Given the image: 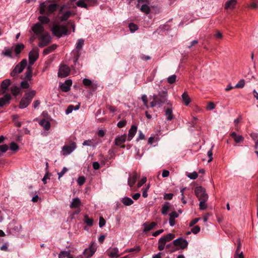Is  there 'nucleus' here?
Listing matches in <instances>:
<instances>
[{
	"label": "nucleus",
	"instance_id": "nucleus-31",
	"mask_svg": "<svg viewBox=\"0 0 258 258\" xmlns=\"http://www.w3.org/2000/svg\"><path fill=\"white\" fill-rule=\"evenodd\" d=\"M175 237V235L172 233H168V234L161 237V239L164 241L165 243L172 240Z\"/></svg>",
	"mask_w": 258,
	"mask_h": 258
},
{
	"label": "nucleus",
	"instance_id": "nucleus-64",
	"mask_svg": "<svg viewBox=\"0 0 258 258\" xmlns=\"http://www.w3.org/2000/svg\"><path fill=\"white\" fill-rule=\"evenodd\" d=\"M250 137L255 142L258 140V133H252L250 134Z\"/></svg>",
	"mask_w": 258,
	"mask_h": 258
},
{
	"label": "nucleus",
	"instance_id": "nucleus-30",
	"mask_svg": "<svg viewBox=\"0 0 258 258\" xmlns=\"http://www.w3.org/2000/svg\"><path fill=\"white\" fill-rule=\"evenodd\" d=\"M79 108V105H76L75 106L73 105H70L68 107L67 109L66 110L65 113L66 114H69L70 113H72L74 110H78Z\"/></svg>",
	"mask_w": 258,
	"mask_h": 258
},
{
	"label": "nucleus",
	"instance_id": "nucleus-15",
	"mask_svg": "<svg viewBox=\"0 0 258 258\" xmlns=\"http://www.w3.org/2000/svg\"><path fill=\"white\" fill-rule=\"evenodd\" d=\"M96 4L97 0H79L77 3V6L79 7L88 8V4L91 3Z\"/></svg>",
	"mask_w": 258,
	"mask_h": 258
},
{
	"label": "nucleus",
	"instance_id": "nucleus-44",
	"mask_svg": "<svg viewBox=\"0 0 258 258\" xmlns=\"http://www.w3.org/2000/svg\"><path fill=\"white\" fill-rule=\"evenodd\" d=\"M71 256L69 251H61L58 254V258H63V257H69Z\"/></svg>",
	"mask_w": 258,
	"mask_h": 258
},
{
	"label": "nucleus",
	"instance_id": "nucleus-33",
	"mask_svg": "<svg viewBox=\"0 0 258 258\" xmlns=\"http://www.w3.org/2000/svg\"><path fill=\"white\" fill-rule=\"evenodd\" d=\"M165 115L166 117V119L168 121L171 120L173 119L172 110L170 108H168L165 111Z\"/></svg>",
	"mask_w": 258,
	"mask_h": 258
},
{
	"label": "nucleus",
	"instance_id": "nucleus-2",
	"mask_svg": "<svg viewBox=\"0 0 258 258\" xmlns=\"http://www.w3.org/2000/svg\"><path fill=\"white\" fill-rule=\"evenodd\" d=\"M36 93V92L35 90L27 91L20 101L19 108L21 109L26 108L31 103Z\"/></svg>",
	"mask_w": 258,
	"mask_h": 258
},
{
	"label": "nucleus",
	"instance_id": "nucleus-57",
	"mask_svg": "<svg viewBox=\"0 0 258 258\" xmlns=\"http://www.w3.org/2000/svg\"><path fill=\"white\" fill-rule=\"evenodd\" d=\"M85 222L87 224V225L89 226H92L93 223V220L92 219L89 218L87 216L85 217Z\"/></svg>",
	"mask_w": 258,
	"mask_h": 258
},
{
	"label": "nucleus",
	"instance_id": "nucleus-59",
	"mask_svg": "<svg viewBox=\"0 0 258 258\" xmlns=\"http://www.w3.org/2000/svg\"><path fill=\"white\" fill-rule=\"evenodd\" d=\"M147 180L146 177H143L142 178L138 183L137 186L138 187H141L146 182Z\"/></svg>",
	"mask_w": 258,
	"mask_h": 258
},
{
	"label": "nucleus",
	"instance_id": "nucleus-36",
	"mask_svg": "<svg viewBox=\"0 0 258 258\" xmlns=\"http://www.w3.org/2000/svg\"><path fill=\"white\" fill-rule=\"evenodd\" d=\"M32 73V68L30 66L28 67L27 68L26 73H25V77L29 81H30L31 80Z\"/></svg>",
	"mask_w": 258,
	"mask_h": 258
},
{
	"label": "nucleus",
	"instance_id": "nucleus-58",
	"mask_svg": "<svg viewBox=\"0 0 258 258\" xmlns=\"http://www.w3.org/2000/svg\"><path fill=\"white\" fill-rule=\"evenodd\" d=\"M126 124V121L125 120H122L120 121H119L117 125L119 128H122L124 127Z\"/></svg>",
	"mask_w": 258,
	"mask_h": 258
},
{
	"label": "nucleus",
	"instance_id": "nucleus-46",
	"mask_svg": "<svg viewBox=\"0 0 258 258\" xmlns=\"http://www.w3.org/2000/svg\"><path fill=\"white\" fill-rule=\"evenodd\" d=\"M11 91L13 94L16 96L20 92V88L16 86H12L11 88Z\"/></svg>",
	"mask_w": 258,
	"mask_h": 258
},
{
	"label": "nucleus",
	"instance_id": "nucleus-53",
	"mask_svg": "<svg viewBox=\"0 0 258 258\" xmlns=\"http://www.w3.org/2000/svg\"><path fill=\"white\" fill-rule=\"evenodd\" d=\"M142 100L144 103V105L147 108H148V99H147V96L146 95L144 94L142 96Z\"/></svg>",
	"mask_w": 258,
	"mask_h": 258
},
{
	"label": "nucleus",
	"instance_id": "nucleus-19",
	"mask_svg": "<svg viewBox=\"0 0 258 258\" xmlns=\"http://www.w3.org/2000/svg\"><path fill=\"white\" fill-rule=\"evenodd\" d=\"M139 177V175L137 172H134L132 175H130L128 178V185L132 187L136 183L137 179Z\"/></svg>",
	"mask_w": 258,
	"mask_h": 258
},
{
	"label": "nucleus",
	"instance_id": "nucleus-14",
	"mask_svg": "<svg viewBox=\"0 0 258 258\" xmlns=\"http://www.w3.org/2000/svg\"><path fill=\"white\" fill-rule=\"evenodd\" d=\"M84 40L83 39H80L78 40V42L76 44V51H77V54L75 56V57L74 59V62L75 64H76L77 63L78 58L79 57V51L82 49V48L84 45Z\"/></svg>",
	"mask_w": 258,
	"mask_h": 258
},
{
	"label": "nucleus",
	"instance_id": "nucleus-62",
	"mask_svg": "<svg viewBox=\"0 0 258 258\" xmlns=\"http://www.w3.org/2000/svg\"><path fill=\"white\" fill-rule=\"evenodd\" d=\"M85 178L84 176H80L78 179V183L80 185L83 184L85 182Z\"/></svg>",
	"mask_w": 258,
	"mask_h": 258
},
{
	"label": "nucleus",
	"instance_id": "nucleus-63",
	"mask_svg": "<svg viewBox=\"0 0 258 258\" xmlns=\"http://www.w3.org/2000/svg\"><path fill=\"white\" fill-rule=\"evenodd\" d=\"M173 195L171 193L165 194L164 196V199L166 200H171L173 198Z\"/></svg>",
	"mask_w": 258,
	"mask_h": 258
},
{
	"label": "nucleus",
	"instance_id": "nucleus-52",
	"mask_svg": "<svg viewBox=\"0 0 258 258\" xmlns=\"http://www.w3.org/2000/svg\"><path fill=\"white\" fill-rule=\"evenodd\" d=\"M176 79V75H173L167 78V81L169 84H172L175 82Z\"/></svg>",
	"mask_w": 258,
	"mask_h": 258
},
{
	"label": "nucleus",
	"instance_id": "nucleus-51",
	"mask_svg": "<svg viewBox=\"0 0 258 258\" xmlns=\"http://www.w3.org/2000/svg\"><path fill=\"white\" fill-rule=\"evenodd\" d=\"M198 173L196 171H194L192 173H188L187 174V177L191 179H195L198 177Z\"/></svg>",
	"mask_w": 258,
	"mask_h": 258
},
{
	"label": "nucleus",
	"instance_id": "nucleus-50",
	"mask_svg": "<svg viewBox=\"0 0 258 258\" xmlns=\"http://www.w3.org/2000/svg\"><path fill=\"white\" fill-rule=\"evenodd\" d=\"M214 147V145H212L211 149L208 152L207 155L209 157V159L208 162H210L213 160V153H212V150Z\"/></svg>",
	"mask_w": 258,
	"mask_h": 258
},
{
	"label": "nucleus",
	"instance_id": "nucleus-47",
	"mask_svg": "<svg viewBox=\"0 0 258 258\" xmlns=\"http://www.w3.org/2000/svg\"><path fill=\"white\" fill-rule=\"evenodd\" d=\"M200 202V209L201 210H204L207 208V205L206 204V202L207 200H199Z\"/></svg>",
	"mask_w": 258,
	"mask_h": 258
},
{
	"label": "nucleus",
	"instance_id": "nucleus-49",
	"mask_svg": "<svg viewBox=\"0 0 258 258\" xmlns=\"http://www.w3.org/2000/svg\"><path fill=\"white\" fill-rule=\"evenodd\" d=\"M128 27L131 32H134L138 29V26L136 24L131 23L128 25Z\"/></svg>",
	"mask_w": 258,
	"mask_h": 258
},
{
	"label": "nucleus",
	"instance_id": "nucleus-9",
	"mask_svg": "<svg viewBox=\"0 0 258 258\" xmlns=\"http://www.w3.org/2000/svg\"><path fill=\"white\" fill-rule=\"evenodd\" d=\"M39 56V50L37 48H33L29 54V63L32 65Z\"/></svg>",
	"mask_w": 258,
	"mask_h": 258
},
{
	"label": "nucleus",
	"instance_id": "nucleus-41",
	"mask_svg": "<svg viewBox=\"0 0 258 258\" xmlns=\"http://www.w3.org/2000/svg\"><path fill=\"white\" fill-rule=\"evenodd\" d=\"M165 244L166 243L164 242V241L163 240V239L160 238L158 240V249L160 251L163 250L165 248Z\"/></svg>",
	"mask_w": 258,
	"mask_h": 258
},
{
	"label": "nucleus",
	"instance_id": "nucleus-22",
	"mask_svg": "<svg viewBox=\"0 0 258 258\" xmlns=\"http://www.w3.org/2000/svg\"><path fill=\"white\" fill-rule=\"evenodd\" d=\"M230 136L236 143H241L244 141V138L241 135H237L235 132L231 133Z\"/></svg>",
	"mask_w": 258,
	"mask_h": 258
},
{
	"label": "nucleus",
	"instance_id": "nucleus-55",
	"mask_svg": "<svg viewBox=\"0 0 258 258\" xmlns=\"http://www.w3.org/2000/svg\"><path fill=\"white\" fill-rule=\"evenodd\" d=\"M83 83L86 87H89L92 85V81L88 79H84L83 80Z\"/></svg>",
	"mask_w": 258,
	"mask_h": 258
},
{
	"label": "nucleus",
	"instance_id": "nucleus-3",
	"mask_svg": "<svg viewBox=\"0 0 258 258\" xmlns=\"http://www.w3.org/2000/svg\"><path fill=\"white\" fill-rule=\"evenodd\" d=\"M51 31L54 35L60 37L62 35H67L68 30L67 26L56 24L53 26Z\"/></svg>",
	"mask_w": 258,
	"mask_h": 258
},
{
	"label": "nucleus",
	"instance_id": "nucleus-26",
	"mask_svg": "<svg viewBox=\"0 0 258 258\" xmlns=\"http://www.w3.org/2000/svg\"><path fill=\"white\" fill-rule=\"evenodd\" d=\"M81 201L78 198L73 199L70 205L71 208H77L80 207L81 205Z\"/></svg>",
	"mask_w": 258,
	"mask_h": 258
},
{
	"label": "nucleus",
	"instance_id": "nucleus-20",
	"mask_svg": "<svg viewBox=\"0 0 258 258\" xmlns=\"http://www.w3.org/2000/svg\"><path fill=\"white\" fill-rule=\"evenodd\" d=\"M72 84L71 80H67L65 81L64 83L60 86V89L63 92H67L70 90V87Z\"/></svg>",
	"mask_w": 258,
	"mask_h": 258
},
{
	"label": "nucleus",
	"instance_id": "nucleus-12",
	"mask_svg": "<svg viewBox=\"0 0 258 258\" xmlns=\"http://www.w3.org/2000/svg\"><path fill=\"white\" fill-rule=\"evenodd\" d=\"M70 71V70L67 66L62 65L59 68L58 76L60 78L66 77L69 75Z\"/></svg>",
	"mask_w": 258,
	"mask_h": 258
},
{
	"label": "nucleus",
	"instance_id": "nucleus-5",
	"mask_svg": "<svg viewBox=\"0 0 258 258\" xmlns=\"http://www.w3.org/2000/svg\"><path fill=\"white\" fill-rule=\"evenodd\" d=\"M77 148V144L74 142H72L70 144L63 146L61 148V154L66 156L71 154Z\"/></svg>",
	"mask_w": 258,
	"mask_h": 258
},
{
	"label": "nucleus",
	"instance_id": "nucleus-48",
	"mask_svg": "<svg viewBox=\"0 0 258 258\" xmlns=\"http://www.w3.org/2000/svg\"><path fill=\"white\" fill-rule=\"evenodd\" d=\"M245 85V81L244 80H240L235 86V88H242Z\"/></svg>",
	"mask_w": 258,
	"mask_h": 258
},
{
	"label": "nucleus",
	"instance_id": "nucleus-4",
	"mask_svg": "<svg viewBox=\"0 0 258 258\" xmlns=\"http://www.w3.org/2000/svg\"><path fill=\"white\" fill-rule=\"evenodd\" d=\"M40 42L38 45L39 47H43L50 43L51 40V37L49 33L45 32L37 36Z\"/></svg>",
	"mask_w": 258,
	"mask_h": 258
},
{
	"label": "nucleus",
	"instance_id": "nucleus-34",
	"mask_svg": "<svg viewBox=\"0 0 258 258\" xmlns=\"http://www.w3.org/2000/svg\"><path fill=\"white\" fill-rule=\"evenodd\" d=\"M182 98L185 105H188L190 102V99L186 92H184L182 95Z\"/></svg>",
	"mask_w": 258,
	"mask_h": 258
},
{
	"label": "nucleus",
	"instance_id": "nucleus-42",
	"mask_svg": "<svg viewBox=\"0 0 258 258\" xmlns=\"http://www.w3.org/2000/svg\"><path fill=\"white\" fill-rule=\"evenodd\" d=\"M58 5L56 4H50L48 7V11L49 13H52L54 12L57 7Z\"/></svg>",
	"mask_w": 258,
	"mask_h": 258
},
{
	"label": "nucleus",
	"instance_id": "nucleus-21",
	"mask_svg": "<svg viewBox=\"0 0 258 258\" xmlns=\"http://www.w3.org/2000/svg\"><path fill=\"white\" fill-rule=\"evenodd\" d=\"M118 253V249L117 247L110 248L108 252V256L112 258H117L120 256Z\"/></svg>",
	"mask_w": 258,
	"mask_h": 258
},
{
	"label": "nucleus",
	"instance_id": "nucleus-28",
	"mask_svg": "<svg viewBox=\"0 0 258 258\" xmlns=\"http://www.w3.org/2000/svg\"><path fill=\"white\" fill-rule=\"evenodd\" d=\"M39 124L45 130H48L50 127V122L45 119H42L39 122Z\"/></svg>",
	"mask_w": 258,
	"mask_h": 258
},
{
	"label": "nucleus",
	"instance_id": "nucleus-54",
	"mask_svg": "<svg viewBox=\"0 0 258 258\" xmlns=\"http://www.w3.org/2000/svg\"><path fill=\"white\" fill-rule=\"evenodd\" d=\"M29 83L26 81H22L21 83V87L23 89H28L29 88Z\"/></svg>",
	"mask_w": 258,
	"mask_h": 258
},
{
	"label": "nucleus",
	"instance_id": "nucleus-8",
	"mask_svg": "<svg viewBox=\"0 0 258 258\" xmlns=\"http://www.w3.org/2000/svg\"><path fill=\"white\" fill-rule=\"evenodd\" d=\"M136 7L146 14H149L150 12V8L146 3L145 0H139L136 4Z\"/></svg>",
	"mask_w": 258,
	"mask_h": 258
},
{
	"label": "nucleus",
	"instance_id": "nucleus-25",
	"mask_svg": "<svg viewBox=\"0 0 258 258\" xmlns=\"http://www.w3.org/2000/svg\"><path fill=\"white\" fill-rule=\"evenodd\" d=\"M12 52H13V47L11 48H7L5 47L4 50L2 52V55L9 57H12Z\"/></svg>",
	"mask_w": 258,
	"mask_h": 258
},
{
	"label": "nucleus",
	"instance_id": "nucleus-38",
	"mask_svg": "<svg viewBox=\"0 0 258 258\" xmlns=\"http://www.w3.org/2000/svg\"><path fill=\"white\" fill-rule=\"evenodd\" d=\"M170 208L169 203H166L162 206L161 213L163 215H166Z\"/></svg>",
	"mask_w": 258,
	"mask_h": 258
},
{
	"label": "nucleus",
	"instance_id": "nucleus-10",
	"mask_svg": "<svg viewBox=\"0 0 258 258\" xmlns=\"http://www.w3.org/2000/svg\"><path fill=\"white\" fill-rule=\"evenodd\" d=\"M173 244H176L177 246L179 248V249H183L187 247L188 242L186 239L182 237H179L173 240Z\"/></svg>",
	"mask_w": 258,
	"mask_h": 258
},
{
	"label": "nucleus",
	"instance_id": "nucleus-35",
	"mask_svg": "<svg viewBox=\"0 0 258 258\" xmlns=\"http://www.w3.org/2000/svg\"><path fill=\"white\" fill-rule=\"evenodd\" d=\"M11 83V81L10 79H6L2 82L1 84V87L3 89L6 90L10 85Z\"/></svg>",
	"mask_w": 258,
	"mask_h": 258
},
{
	"label": "nucleus",
	"instance_id": "nucleus-1",
	"mask_svg": "<svg viewBox=\"0 0 258 258\" xmlns=\"http://www.w3.org/2000/svg\"><path fill=\"white\" fill-rule=\"evenodd\" d=\"M167 91L166 90H162L158 92V95L154 94L152 96L153 101L150 102L151 107L158 106L161 107L167 101Z\"/></svg>",
	"mask_w": 258,
	"mask_h": 258
},
{
	"label": "nucleus",
	"instance_id": "nucleus-43",
	"mask_svg": "<svg viewBox=\"0 0 258 258\" xmlns=\"http://www.w3.org/2000/svg\"><path fill=\"white\" fill-rule=\"evenodd\" d=\"M49 3L48 1H45V2L40 4V13L41 14H43L45 13V8L46 7L47 3Z\"/></svg>",
	"mask_w": 258,
	"mask_h": 258
},
{
	"label": "nucleus",
	"instance_id": "nucleus-56",
	"mask_svg": "<svg viewBox=\"0 0 258 258\" xmlns=\"http://www.w3.org/2000/svg\"><path fill=\"white\" fill-rule=\"evenodd\" d=\"M18 146L14 142H12L10 144V149L12 151H16L18 149Z\"/></svg>",
	"mask_w": 258,
	"mask_h": 258
},
{
	"label": "nucleus",
	"instance_id": "nucleus-32",
	"mask_svg": "<svg viewBox=\"0 0 258 258\" xmlns=\"http://www.w3.org/2000/svg\"><path fill=\"white\" fill-rule=\"evenodd\" d=\"M121 202L125 206H131L134 203V201L128 197H124L121 200Z\"/></svg>",
	"mask_w": 258,
	"mask_h": 258
},
{
	"label": "nucleus",
	"instance_id": "nucleus-37",
	"mask_svg": "<svg viewBox=\"0 0 258 258\" xmlns=\"http://www.w3.org/2000/svg\"><path fill=\"white\" fill-rule=\"evenodd\" d=\"M24 45L23 44H18L16 45L14 50L17 54H19L21 51L24 49Z\"/></svg>",
	"mask_w": 258,
	"mask_h": 258
},
{
	"label": "nucleus",
	"instance_id": "nucleus-40",
	"mask_svg": "<svg viewBox=\"0 0 258 258\" xmlns=\"http://www.w3.org/2000/svg\"><path fill=\"white\" fill-rule=\"evenodd\" d=\"M71 15L72 13L71 11H67L60 17V19L61 21H66L71 17Z\"/></svg>",
	"mask_w": 258,
	"mask_h": 258
},
{
	"label": "nucleus",
	"instance_id": "nucleus-29",
	"mask_svg": "<svg viewBox=\"0 0 258 258\" xmlns=\"http://www.w3.org/2000/svg\"><path fill=\"white\" fill-rule=\"evenodd\" d=\"M157 225L156 223L153 222L150 224H147L146 223H144L143 224V226L144 227V232H148L151 229H152L155 226Z\"/></svg>",
	"mask_w": 258,
	"mask_h": 258
},
{
	"label": "nucleus",
	"instance_id": "nucleus-24",
	"mask_svg": "<svg viewBox=\"0 0 258 258\" xmlns=\"http://www.w3.org/2000/svg\"><path fill=\"white\" fill-rule=\"evenodd\" d=\"M166 247L169 249V251L170 253L174 252L179 249V248L177 246L176 244H173V241L167 244Z\"/></svg>",
	"mask_w": 258,
	"mask_h": 258
},
{
	"label": "nucleus",
	"instance_id": "nucleus-23",
	"mask_svg": "<svg viewBox=\"0 0 258 258\" xmlns=\"http://www.w3.org/2000/svg\"><path fill=\"white\" fill-rule=\"evenodd\" d=\"M236 4V0H230L225 3L224 8L226 10H233Z\"/></svg>",
	"mask_w": 258,
	"mask_h": 258
},
{
	"label": "nucleus",
	"instance_id": "nucleus-13",
	"mask_svg": "<svg viewBox=\"0 0 258 258\" xmlns=\"http://www.w3.org/2000/svg\"><path fill=\"white\" fill-rule=\"evenodd\" d=\"M96 250V246L92 244L88 248L85 249L83 252L84 255L86 258H89L94 254Z\"/></svg>",
	"mask_w": 258,
	"mask_h": 258
},
{
	"label": "nucleus",
	"instance_id": "nucleus-27",
	"mask_svg": "<svg viewBox=\"0 0 258 258\" xmlns=\"http://www.w3.org/2000/svg\"><path fill=\"white\" fill-rule=\"evenodd\" d=\"M57 47V45L56 44H52L51 46L47 47L45 49H44L43 51V54L44 55H47L52 52H53Z\"/></svg>",
	"mask_w": 258,
	"mask_h": 258
},
{
	"label": "nucleus",
	"instance_id": "nucleus-16",
	"mask_svg": "<svg viewBox=\"0 0 258 258\" xmlns=\"http://www.w3.org/2000/svg\"><path fill=\"white\" fill-rule=\"evenodd\" d=\"M126 135L124 134L121 136L116 137L114 140V144L117 146H119L123 144L126 140Z\"/></svg>",
	"mask_w": 258,
	"mask_h": 258
},
{
	"label": "nucleus",
	"instance_id": "nucleus-45",
	"mask_svg": "<svg viewBox=\"0 0 258 258\" xmlns=\"http://www.w3.org/2000/svg\"><path fill=\"white\" fill-rule=\"evenodd\" d=\"M140 250H141L140 247L139 246H136L134 248L126 249L125 250V252H138L140 251Z\"/></svg>",
	"mask_w": 258,
	"mask_h": 258
},
{
	"label": "nucleus",
	"instance_id": "nucleus-18",
	"mask_svg": "<svg viewBox=\"0 0 258 258\" xmlns=\"http://www.w3.org/2000/svg\"><path fill=\"white\" fill-rule=\"evenodd\" d=\"M137 126L135 125H133L131 126V127L129 130L128 134V137H127V140L128 141H130L132 140V139L134 138L135 135H136L137 132Z\"/></svg>",
	"mask_w": 258,
	"mask_h": 258
},
{
	"label": "nucleus",
	"instance_id": "nucleus-39",
	"mask_svg": "<svg viewBox=\"0 0 258 258\" xmlns=\"http://www.w3.org/2000/svg\"><path fill=\"white\" fill-rule=\"evenodd\" d=\"M38 20L42 24H47L50 21L49 19L47 16H39Z\"/></svg>",
	"mask_w": 258,
	"mask_h": 258
},
{
	"label": "nucleus",
	"instance_id": "nucleus-61",
	"mask_svg": "<svg viewBox=\"0 0 258 258\" xmlns=\"http://www.w3.org/2000/svg\"><path fill=\"white\" fill-rule=\"evenodd\" d=\"M106 223V221L105 220V219L101 217H100L99 218V226L100 227H102L103 226H104L105 225Z\"/></svg>",
	"mask_w": 258,
	"mask_h": 258
},
{
	"label": "nucleus",
	"instance_id": "nucleus-7",
	"mask_svg": "<svg viewBox=\"0 0 258 258\" xmlns=\"http://www.w3.org/2000/svg\"><path fill=\"white\" fill-rule=\"evenodd\" d=\"M195 194L199 200H208V196L206 193L205 188L202 186L197 187L195 188Z\"/></svg>",
	"mask_w": 258,
	"mask_h": 258
},
{
	"label": "nucleus",
	"instance_id": "nucleus-17",
	"mask_svg": "<svg viewBox=\"0 0 258 258\" xmlns=\"http://www.w3.org/2000/svg\"><path fill=\"white\" fill-rule=\"evenodd\" d=\"M11 99V96L9 94H7L3 97L0 98V107L9 104Z\"/></svg>",
	"mask_w": 258,
	"mask_h": 258
},
{
	"label": "nucleus",
	"instance_id": "nucleus-6",
	"mask_svg": "<svg viewBox=\"0 0 258 258\" xmlns=\"http://www.w3.org/2000/svg\"><path fill=\"white\" fill-rule=\"evenodd\" d=\"M27 64V61L26 59H23L20 63H19L11 73L12 77H15L18 74L22 73Z\"/></svg>",
	"mask_w": 258,
	"mask_h": 258
},
{
	"label": "nucleus",
	"instance_id": "nucleus-60",
	"mask_svg": "<svg viewBox=\"0 0 258 258\" xmlns=\"http://www.w3.org/2000/svg\"><path fill=\"white\" fill-rule=\"evenodd\" d=\"M200 231V227L199 226H196L194 227L191 229V232L196 234L198 233Z\"/></svg>",
	"mask_w": 258,
	"mask_h": 258
},
{
	"label": "nucleus",
	"instance_id": "nucleus-11",
	"mask_svg": "<svg viewBox=\"0 0 258 258\" xmlns=\"http://www.w3.org/2000/svg\"><path fill=\"white\" fill-rule=\"evenodd\" d=\"M32 30L37 36H38L39 35H41L46 32L42 24L39 23H36L32 27Z\"/></svg>",
	"mask_w": 258,
	"mask_h": 258
}]
</instances>
